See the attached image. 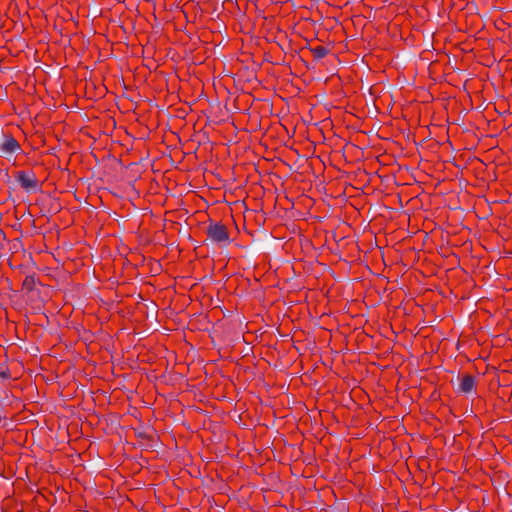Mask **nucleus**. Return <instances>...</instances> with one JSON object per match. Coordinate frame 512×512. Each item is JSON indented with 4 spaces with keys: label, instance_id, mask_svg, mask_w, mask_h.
<instances>
[{
    "label": "nucleus",
    "instance_id": "3",
    "mask_svg": "<svg viewBox=\"0 0 512 512\" xmlns=\"http://www.w3.org/2000/svg\"><path fill=\"white\" fill-rule=\"evenodd\" d=\"M17 181L25 189H32L37 186V181L34 176L24 171L18 172Z\"/></svg>",
    "mask_w": 512,
    "mask_h": 512
},
{
    "label": "nucleus",
    "instance_id": "2",
    "mask_svg": "<svg viewBox=\"0 0 512 512\" xmlns=\"http://www.w3.org/2000/svg\"><path fill=\"white\" fill-rule=\"evenodd\" d=\"M19 142L12 136H6L0 144V150L4 154H12L20 150Z\"/></svg>",
    "mask_w": 512,
    "mask_h": 512
},
{
    "label": "nucleus",
    "instance_id": "1",
    "mask_svg": "<svg viewBox=\"0 0 512 512\" xmlns=\"http://www.w3.org/2000/svg\"><path fill=\"white\" fill-rule=\"evenodd\" d=\"M208 238L215 243H226L229 240L227 228L220 223H212L207 229Z\"/></svg>",
    "mask_w": 512,
    "mask_h": 512
},
{
    "label": "nucleus",
    "instance_id": "4",
    "mask_svg": "<svg viewBox=\"0 0 512 512\" xmlns=\"http://www.w3.org/2000/svg\"><path fill=\"white\" fill-rule=\"evenodd\" d=\"M475 387V378L472 375H464L460 381L459 388L464 393H470Z\"/></svg>",
    "mask_w": 512,
    "mask_h": 512
},
{
    "label": "nucleus",
    "instance_id": "6",
    "mask_svg": "<svg viewBox=\"0 0 512 512\" xmlns=\"http://www.w3.org/2000/svg\"><path fill=\"white\" fill-rule=\"evenodd\" d=\"M36 286V278L33 275H28L24 278L22 287L28 292L34 290Z\"/></svg>",
    "mask_w": 512,
    "mask_h": 512
},
{
    "label": "nucleus",
    "instance_id": "5",
    "mask_svg": "<svg viewBox=\"0 0 512 512\" xmlns=\"http://www.w3.org/2000/svg\"><path fill=\"white\" fill-rule=\"evenodd\" d=\"M311 52L315 58L322 59L325 56H327V54L329 53V50L325 46L319 45V46L311 48Z\"/></svg>",
    "mask_w": 512,
    "mask_h": 512
}]
</instances>
